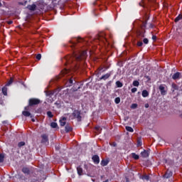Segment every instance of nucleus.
I'll use <instances>...</instances> for the list:
<instances>
[{"instance_id": "nucleus-38", "label": "nucleus", "mask_w": 182, "mask_h": 182, "mask_svg": "<svg viewBox=\"0 0 182 182\" xmlns=\"http://www.w3.org/2000/svg\"><path fill=\"white\" fill-rule=\"evenodd\" d=\"M36 59H37V60H41V59H42V55L38 54L36 57Z\"/></svg>"}, {"instance_id": "nucleus-21", "label": "nucleus", "mask_w": 182, "mask_h": 182, "mask_svg": "<svg viewBox=\"0 0 182 182\" xmlns=\"http://www.w3.org/2000/svg\"><path fill=\"white\" fill-rule=\"evenodd\" d=\"M142 97H147L149 96V91H147V90H144L142 91Z\"/></svg>"}, {"instance_id": "nucleus-2", "label": "nucleus", "mask_w": 182, "mask_h": 182, "mask_svg": "<svg viewBox=\"0 0 182 182\" xmlns=\"http://www.w3.org/2000/svg\"><path fill=\"white\" fill-rule=\"evenodd\" d=\"M147 25V21L142 22L140 29L136 31V39L137 41H141L144 38L146 33V26Z\"/></svg>"}, {"instance_id": "nucleus-53", "label": "nucleus", "mask_w": 182, "mask_h": 182, "mask_svg": "<svg viewBox=\"0 0 182 182\" xmlns=\"http://www.w3.org/2000/svg\"><path fill=\"white\" fill-rule=\"evenodd\" d=\"M59 146H55V150H59Z\"/></svg>"}, {"instance_id": "nucleus-41", "label": "nucleus", "mask_w": 182, "mask_h": 182, "mask_svg": "<svg viewBox=\"0 0 182 182\" xmlns=\"http://www.w3.org/2000/svg\"><path fill=\"white\" fill-rule=\"evenodd\" d=\"M151 39H152V41H154V42H156V41H157V36L152 35Z\"/></svg>"}, {"instance_id": "nucleus-56", "label": "nucleus", "mask_w": 182, "mask_h": 182, "mask_svg": "<svg viewBox=\"0 0 182 182\" xmlns=\"http://www.w3.org/2000/svg\"><path fill=\"white\" fill-rule=\"evenodd\" d=\"M2 6V3L0 2V8Z\"/></svg>"}, {"instance_id": "nucleus-40", "label": "nucleus", "mask_w": 182, "mask_h": 182, "mask_svg": "<svg viewBox=\"0 0 182 182\" xmlns=\"http://www.w3.org/2000/svg\"><path fill=\"white\" fill-rule=\"evenodd\" d=\"M46 96H53V92L52 91H48L46 92Z\"/></svg>"}, {"instance_id": "nucleus-47", "label": "nucleus", "mask_w": 182, "mask_h": 182, "mask_svg": "<svg viewBox=\"0 0 182 182\" xmlns=\"http://www.w3.org/2000/svg\"><path fill=\"white\" fill-rule=\"evenodd\" d=\"M95 130H97V132H99L100 130V127H95Z\"/></svg>"}, {"instance_id": "nucleus-45", "label": "nucleus", "mask_w": 182, "mask_h": 182, "mask_svg": "<svg viewBox=\"0 0 182 182\" xmlns=\"http://www.w3.org/2000/svg\"><path fill=\"white\" fill-rule=\"evenodd\" d=\"M136 146H137V147H140V146H141V141H138Z\"/></svg>"}, {"instance_id": "nucleus-51", "label": "nucleus", "mask_w": 182, "mask_h": 182, "mask_svg": "<svg viewBox=\"0 0 182 182\" xmlns=\"http://www.w3.org/2000/svg\"><path fill=\"white\" fill-rule=\"evenodd\" d=\"M63 122H66V117H63V119H61Z\"/></svg>"}, {"instance_id": "nucleus-32", "label": "nucleus", "mask_w": 182, "mask_h": 182, "mask_svg": "<svg viewBox=\"0 0 182 182\" xmlns=\"http://www.w3.org/2000/svg\"><path fill=\"white\" fill-rule=\"evenodd\" d=\"M47 116H48V117H49L50 119H52V117H53V114H52V112L48 111V112H47Z\"/></svg>"}, {"instance_id": "nucleus-30", "label": "nucleus", "mask_w": 182, "mask_h": 182, "mask_svg": "<svg viewBox=\"0 0 182 182\" xmlns=\"http://www.w3.org/2000/svg\"><path fill=\"white\" fill-rule=\"evenodd\" d=\"M50 126L53 129H56V127H58V123L56 122H51L50 123Z\"/></svg>"}, {"instance_id": "nucleus-3", "label": "nucleus", "mask_w": 182, "mask_h": 182, "mask_svg": "<svg viewBox=\"0 0 182 182\" xmlns=\"http://www.w3.org/2000/svg\"><path fill=\"white\" fill-rule=\"evenodd\" d=\"M41 103V100L37 98H31L28 100V106L25 107V110H29V106H36L37 105H39Z\"/></svg>"}, {"instance_id": "nucleus-10", "label": "nucleus", "mask_w": 182, "mask_h": 182, "mask_svg": "<svg viewBox=\"0 0 182 182\" xmlns=\"http://www.w3.org/2000/svg\"><path fill=\"white\" fill-rule=\"evenodd\" d=\"M110 76H112V73H107V74H105L101 77H100V80H107Z\"/></svg>"}, {"instance_id": "nucleus-58", "label": "nucleus", "mask_w": 182, "mask_h": 182, "mask_svg": "<svg viewBox=\"0 0 182 182\" xmlns=\"http://www.w3.org/2000/svg\"><path fill=\"white\" fill-rule=\"evenodd\" d=\"M35 181H36V180L35 181V180L33 179L31 182H35Z\"/></svg>"}, {"instance_id": "nucleus-26", "label": "nucleus", "mask_w": 182, "mask_h": 182, "mask_svg": "<svg viewBox=\"0 0 182 182\" xmlns=\"http://www.w3.org/2000/svg\"><path fill=\"white\" fill-rule=\"evenodd\" d=\"M116 86L117 87H123V83L120 81H117Z\"/></svg>"}, {"instance_id": "nucleus-28", "label": "nucleus", "mask_w": 182, "mask_h": 182, "mask_svg": "<svg viewBox=\"0 0 182 182\" xmlns=\"http://www.w3.org/2000/svg\"><path fill=\"white\" fill-rule=\"evenodd\" d=\"M14 83V78H11L8 82L6 84V86H11Z\"/></svg>"}, {"instance_id": "nucleus-14", "label": "nucleus", "mask_w": 182, "mask_h": 182, "mask_svg": "<svg viewBox=\"0 0 182 182\" xmlns=\"http://www.w3.org/2000/svg\"><path fill=\"white\" fill-rule=\"evenodd\" d=\"M178 89H179V87H178V85H177V84H176L174 82H173L171 84V90L172 93H174V91L178 90Z\"/></svg>"}, {"instance_id": "nucleus-49", "label": "nucleus", "mask_w": 182, "mask_h": 182, "mask_svg": "<svg viewBox=\"0 0 182 182\" xmlns=\"http://www.w3.org/2000/svg\"><path fill=\"white\" fill-rule=\"evenodd\" d=\"M139 6H144V4L143 3V1L139 2Z\"/></svg>"}, {"instance_id": "nucleus-7", "label": "nucleus", "mask_w": 182, "mask_h": 182, "mask_svg": "<svg viewBox=\"0 0 182 182\" xmlns=\"http://www.w3.org/2000/svg\"><path fill=\"white\" fill-rule=\"evenodd\" d=\"M159 89L161 96H166V95H167V90L166 89V87H164V85H160Z\"/></svg>"}, {"instance_id": "nucleus-16", "label": "nucleus", "mask_w": 182, "mask_h": 182, "mask_svg": "<svg viewBox=\"0 0 182 182\" xmlns=\"http://www.w3.org/2000/svg\"><path fill=\"white\" fill-rule=\"evenodd\" d=\"M73 83H76V81H73V77L69 79V80L66 82L67 86H72Z\"/></svg>"}, {"instance_id": "nucleus-34", "label": "nucleus", "mask_w": 182, "mask_h": 182, "mask_svg": "<svg viewBox=\"0 0 182 182\" xmlns=\"http://www.w3.org/2000/svg\"><path fill=\"white\" fill-rule=\"evenodd\" d=\"M136 45L139 47L143 46V41H141V40H138Z\"/></svg>"}, {"instance_id": "nucleus-48", "label": "nucleus", "mask_w": 182, "mask_h": 182, "mask_svg": "<svg viewBox=\"0 0 182 182\" xmlns=\"http://www.w3.org/2000/svg\"><path fill=\"white\" fill-rule=\"evenodd\" d=\"M112 146H113L114 147H117V144L116 142H113Z\"/></svg>"}, {"instance_id": "nucleus-6", "label": "nucleus", "mask_w": 182, "mask_h": 182, "mask_svg": "<svg viewBox=\"0 0 182 182\" xmlns=\"http://www.w3.org/2000/svg\"><path fill=\"white\" fill-rule=\"evenodd\" d=\"M41 143L43 144H49V136L46 134H43L41 135Z\"/></svg>"}, {"instance_id": "nucleus-5", "label": "nucleus", "mask_w": 182, "mask_h": 182, "mask_svg": "<svg viewBox=\"0 0 182 182\" xmlns=\"http://www.w3.org/2000/svg\"><path fill=\"white\" fill-rule=\"evenodd\" d=\"M72 116H73L74 119H77V122H82V116H80V111L74 110L72 113Z\"/></svg>"}, {"instance_id": "nucleus-57", "label": "nucleus", "mask_w": 182, "mask_h": 182, "mask_svg": "<svg viewBox=\"0 0 182 182\" xmlns=\"http://www.w3.org/2000/svg\"><path fill=\"white\" fill-rule=\"evenodd\" d=\"M31 121H32V122H35V119H32Z\"/></svg>"}, {"instance_id": "nucleus-1", "label": "nucleus", "mask_w": 182, "mask_h": 182, "mask_svg": "<svg viewBox=\"0 0 182 182\" xmlns=\"http://www.w3.org/2000/svg\"><path fill=\"white\" fill-rule=\"evenodd\" d=\"M87 58V52L86 50L73 52V55H68L65 58V65H71V69L75 68V69H79L80 68V65L76 64V62H80V60H85Z\"/></svg>"}, {"instance_id": "nucleus-18", "label": "nucleus", "mask_w": 182, "mask_h": 182, "mask_svg": "<svg viewBox=\"0 0 182 182\" xmlns=\"http://www.w3.org/2000/svg\"><path fill=\"white\" fill-rule=\"evenodd\" d=\"M2 93L4 96H8V88L6 85L2 87Z\"/></svg>"}, {"instance_id": "nucleus-25", "label": "nucleus", "mask_w": 182, "mask_h": 182, "mask_svg": "<svg viewBox=\"0 0 182 182\" xmlns=\"http://www.w3.org/2000/svg\"><path fill=\"white\" fill-rule=\"evenodd\" d=\"M132 85H133V86L139 87V86L140 85V82L137 80H134V81H133Z\"/></svg>"}, {"instance_id": "nucleus-44", "label": "nucleus", "mask_w": 182, "mask_h": 182, "mask_svg": "<svg viewBox=\"0 0 182 182\" xmlns=\"http://www.w3.org/2000/svg\"><path fill=\"white\" fill-rule=\"evenodd\" d=\"M132 93H136L137 92V89L136 87H134L131 90Z\"/></svg>"}, {"instance_id": "nucleus-33", "label": "nucleus", "mask_w": 182, "mask_h": 182, "mask_svg": "<svg viewBox=\"0 0 182 182\" xmlns=\"http://www.w3.org/2000/svg\"><path fill=\"white\" fill-rule=\"evenodd\" d=\"M4 159H5V156L2 154H0V163H4Z\"/></svg>"}, {"instance_id": "nucleus-55", "label": "nucleus", "mask_w": 182, "mask_h": 182, "mask_svg": "<svg viewBox=\"0 0 182 182\" xmlns=\"http://www.w3.org/2000/svg\"><path fill=\"white\" fill-rule=\"evenodd\" d=\"M6 124V121L3 122V124Z\"/></svg>"}, {"instance_id": "nucleus-59", "label": "nucleus", "mask_w": 182, "mask_h": 182, "mask_svg": "<svg viewBox=\"0 0 182 182\" xmlns=\"http://www.w3.org/2000/svg\"><path fill=\"white\" fill-rule=\"evenodd\" d=\"M93 5H96V2H94V3H93Z\"/></svg>"}, {"instance_id": "nucleus-43", "label": "nucleus", "mask_w": 182, "mask_h": 182, "mask_svg": "<svg viewBox=\"0 0 182 182\" xmlns=\"http://www.w3.org/2000/svg\"><path fill=\"white\" fill-rule=\"evenodd\" d=\"M132 109H136L137 108V104H132L131 105Z\"/></svg>"}, {"instance_id": "nucleus-4", "label": "nucleus", "mask_w": 182, "mask_h": 182, "mask_svg": "<svg viewBox=\"0 0 182 182\" xmlns=\"http://www.w3.org/2000/svg\"><path fill=\"white\" fill-rule=\"evenodd\" d=\"M84 41L85 40L80 37L76 38L75 41H70V43L71 44L70 46V48H76L77 43H80V42H84Z\"/></svg>"}, {"instance_id": "nucleus-24", "label": "nucleus", "mask_w": 182, "mask_h": 182, "mask_svg": "<svg viewBox=\"0 0 182 182\" xmlns=\"http://www.w3.org/2000/svg\"><path fill=\"white\" fill-rule=\"evenodd\" d=\"M125 129L127 132H129L130 133H133V132H134V129H133L132 127L127 126L125 127Z\"/></svg>"}, {"instance_id": "nucleus-50", "label": "nucleus", "mask_w": 182, "mask_h": 182, "mask_svg": "<svg viewBox=\"0 0 182 182\" xmlns=\"http://www.w3.org/2000/svg\"><path fill=\"white\" fill-rule=\"evenodd\" d=\"M12 23H14V21H8V24L9 25H12Z\"/></svg>"}, {"instance_id": "nucleus-15", "label": "nucleus", "mask_w": 182, "mask_h": 182, "mask_svg": "<svg viewBox=\"0 0 182 182\" xmlns=\"http://www.w3.org/2000/svg\"><path fill=\"white\" fill-rule=\"evenodd\" d=\"M72 130H73V128H72V127L69 124H66L65 127V133H69V132H72Z\"/></svg>"}, {"instance_id": "nucleus-60", "label": "nucleus", "mask_w": 182, "mask_h": 182, "mask_svg": "<svg viewBox=\"0 0 182 182\" xmlns=\"http://www.w3.org/2000/svg\"><path fill=\"white\" fill-rule=\"evenodd\" d=\"M20 5H23V4H22V3H20Z\"/></svg>"}, {"instance_id": "nucleus-13", "label": "nucleus", "mask_w": 182, "mask_h": 182, "mask_svg": "<svg viewBox=\"0 0 182 182\" xmlns=\"http://www.w3.org/2000/svg\"><path fill=\"white\" fill-rule=\"evenodd\" d=\"M180 76H181V73L176 72L172 75V79H173V80H177V79H180Z\"/></svg>"}, {"instance_id": "nucleus-42", "label": "nucleus", "mask_w": 182, "mask_h": 182, "mask_svg": "<svg viewBox=\"0 0 182 182\" xmlns=\"http://www.w3.org/2000/svg\"><path fill=\"white\" fill-rule=\"evenodd\" d=\"M68 72H69V70L65 69V70H63L61 73H63V75H66V73H68Z\"/></svg>"}, {"instance_id": "nucleus-37", "label": "nucleus", "mask_w": 182, "mask_h": 182, "mask_svg": "<svg viewBox=\"0 0 182 182\" xmlns=\"http://www.w3.org/2000/svg\"><path fill=\"white\" fill-rule=\"evenodd\" d=\"M114 102L116 103V105H119V103H120V97H116L114 100Z\"/></svg>"}, {"instance_id": "nucleus-22", "label": "nucleus", "mask_w": 182, "mask_h": 182, "mask_svg": "<svg viewBox=\"0 0 182 182\" xmlns=\"http://www.w3.org/2000/svg\"><path fill=\"white\" fill-rule=\"evenodd\" d=\"M141 154L143 157H149V151L144 150L141 153Z\"/></svg>"}, {"instance_id": "nucleus-11", "label": "nucleus", "mask_w": 182, "mask_h": 182, "mask_svg": "<svg viewBox=\"0 0 182 182\" xmlns=\"http://www.w3.org/2000/svg\"><path fill=\"white\" fill-rule=\"evenodd\" d=\"M36 4H28L27 6V9H28V11H36Z\"/></svg>"}, {"instance_id": "nucleus-39", "label": "nucleus", "mask_w": 182, "mask_h": 182, "mask_svg": "<svg viewBox=\"0 0 182 182\" xmlns=\"http://www.w3.org/2000/svg\"><path fill=\"white\" fill-rule=\"evenodd\" d=\"M60 126H66V122L60 119Z\"/></svg>"}, {"instance_id": "nucleus-20", "label": "nucleus", "mask_w": 182, "mask_h": 182, "mask_svg": "<svg viewBox=\"0 0 182 182\" xmlns=\"http://www.w3.org/2000/svg\"><path fill=\"white\" fill-rule=\"evenodd\" d=\"M77 171L78 176H82V174H83V168H82V167L80 166H78L77 168Z\"/></svg>"}, {"instance_id": "nucleus-12", "label": "nucleus", "mask_w": 182, "mask_h": 182, "mask_svg": "<svg viewBox=\"0 0 182 182\" xmlns=\"http://www.w3.org/2000/svg\"><path fill=\"white\" fill-rule=\"evenodd\" d=\"M173 176V172L170 170H167L166 173L164 175L165 178H170Z\"/></svg>"}, {"instance_id": "nucleus-23", "label": "nucleus", "mask_w": 182, "mask_h": 182, "mask_svg": "<svg viewBox=\"0 0 182 182\" xmlns=\"http://www.w3.org/2000/svg\"><path fill=\"white\" fill-rule=\"evenodd\" d=\"M22 171L24 174H29L31 171L28 168H23Z\"/></svg>"}, {"instance_id": "nucleus-17", "label": "nucleus", "mask_w": 182, "mask_h": 182, "mask_svg": "<svg viewBox=\"0 0 182 182\" xmlns=\"http://www.w3.org/2000/svg\"><path fill=\"white\" fill-rule=\"evenodd\" d=\"M22 114L24 115L25 117H31V118L33 117V116H32L31 114V112H29L28 111H23Z\"/></svg>"}, {"instance_id": "nucleus-29", "label": "nucleus", "mask_w": 182, "mask_h": 182, "mask_svg": "<svg viewBox=\"0 0 182 182\" xmlns=\"http://www.w3.org/2000/svg\"><path fill=\"white\" fill-rule=\"evenodd\" d=\"M132 156L134 159V160H139V155L136 154V153H132Z\"/></svg>"}, {"instance_id": "nucleus-52", "label": "nucleus", "mask_w": 182, "mask_h": 182, "mask_svg": "<svg viewBox=\"0 0 182 182\" xmlns=\"http://www.w3.org/2000/svg\"><path fill=\"white\" fill-rule=\"evenodd\" d=\"M145 107H146V109H149V104H146Z\"/></svg>"}, {"instance_id": "nucleus-31", "label": "nucleus", "mask_w": 182, "mask_h": 182, "mask_svg": "<svg viewBox=\"0 0 182 182\" xmlns=\"http://www.w3.org/2000/svg\"><path fill=\"white\" fill-rule=\"evenodd\" d=\"M142 180H146V181H149V180H150V176L148 175H144L142 176Z\"/></svg>"}, {"instance_id": "nucleus-36", "label": "nucleus", "mask_w": 182, "mask_h": 182, "mask_svg": "<svg viewBox=\"0 0 182 182\" xmlns=\"http://www.w3.org/2000/svg\"><path fill=\"white\" fill-rule=\"evenodd\" d=\"M23 146H25V141L18 142V147L21 148L23 147Z\"/></svg>"}, {"instance_id": "nucleus-54", "label": "nucleus", "mask_w": 182, "mask_h": 182, "mask_svg": "<svg viewBox=\"0 0 182 182\" xmlns=\"http://www.w3.org/2000/svg\"><path fill=\"white\" fill-rule=\"evenodd\" d=\"M102 182H109V179L105 180V181Z\"/></svg>"}, {"instance_id": "nucleus-9", "label": "nucleus", "mask_w": 182, "mask_h": 182, "mask_svg": "<svg viewBox=\"0 0 182 182\" xmlns=\"http://www.w3.org/2000/svg\"><path fill=\"white\" fill-rule=\"evenodd\" d=\"M99 41H102V42H107V38H106V34L105 33H101L99 34Z\"/></svg>"}, {"instance_id": "nucleus-46", "label": "nucleus", "mask_w": 182, "mask_h": 182, "mask_svg": "<svg viewBox=\"0 0 182 182\" xmlns=\"http://www.w3.org/2000/svg\"><path fill=\"white\" fill-rule=\"evenodd\" d=\"M149 28L151 29L153 28H154V25L153 23H150L149 24Z\"/></svg>"}, {"instance_id": "nucleus-8", "label": "nucleus", "mask_w": 182, "mask_h": 182, "mask_svg": "<svg viewBox=\"0 0 182 182\" xmlns=\"http://www.w3.org/2000/svg\"><path fill=\"white\" fill-rule=\"evenodd\" d=\"M92 160L95 164H99V163H100V158L99 157V155L92 156Z\"/></svg>"}, {"instance_id": "nucleus-35", "label": "nucleus", "mask_w": 182, "mask_h": 182, "mask_svg": "<svg viewBox=\"0 0 182 182\" xmlns=\"http://www.w3.org/2000/svg\"><path fill=\"white\" fill-rule=\"evenodd\" d=\"M143 43H144V45H149V38H144L143 39Z\"/></svg>"}, {"instance_id": "nucleus-27", "label": "nucleus", "mask_w": 182, "mask_h": 182, "mask_svg": "<svg viewBox=\"0 0 182 182\" xmlns=\"http://www.w3.org/2000/svg\"><path fill=\"white\" fill-rule=\"evenodd\" d=\"M182 19V15L179 14L176 18H175V22H178L181 21Z\"/></svg>"}, {"instance_id": "nucleus-19", "label": "nucleus", "mask_w": 182, "mask_h": 182, "mask_svg": "<svg viewBox=\"0 0 182 182\" xmlns=\"http://www.w3.org/2000/svg\"><path fill=\"white\" fill-rule=\"evenodd\" d=\"M107 164H109V161L108 160L102 159L101 161V166H102V167H105V166H107Z\"/></svg>"}]
</instances>
